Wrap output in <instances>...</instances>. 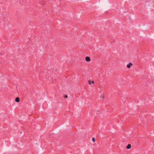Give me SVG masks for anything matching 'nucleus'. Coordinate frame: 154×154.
<instances>
[{
    "label": "nucleus",
    "instance_id": "nucleus-1",
    "mask_svg": "<svg viewBox=\"0 0 154 154\" xmlns=\"http://www.w3.org/2000/svg\"><path fill=\"white\" fill-rule=\"evenodd\" d=\"M133 65V64L132 63H129L127 65V67L129 69L131 68V66H132Z\"/></svg>",
    "mask_w": 154,
    "mask_h": 154
},
{
    "label": "nucleus",
    "instance_id": "nucleus-2",
    "mask_svg": "<svg viewBox=\"0 0 154 154\" xmlns=\"http://www.w3.org/2000/svg\"><path fill=\"white\" fill-rule=\"evenodd\" d=\"M85 60L88 62H89L91 60L90 58L88 57H86L85 58Z\"/></svg>",
    "mask_w": 154,
    "mask_h": 154
},
{
    "label": "nucleus",
    "instance_id": "nucleus-3",
    "mask_svg": "<svg viewBox=\"0 0 154 154\" xmlns=\"http://www.w3.org/2000/svg\"><path fill=\"white\" fill-rule=\"evenodd\" d=\"M15 101L17 102H19L20 101V98L18 97H16L15 100Z\"/></svg>",
    "mask_w": 154,
    "mask_h": 154
},
{
    "label": "nucleus",
    "instance_id": "nucleus-4",
    "mask_svg": "<svg viewBox=\"0 0 154 154\" xmlns=\"http://www.w3.org/2000/svg\"><path fill=\"white\" fill-rule=\"evenodd\" d=\"M131 146L130 144H128L127 146V148L128 149H130L131 148Z\"/></svg>",
    "mask_w": 154,
    "mask_h": 154
},
{
    "label": "nucleus",
    "instance_id": "nucleus-5",
    "mask_svg": "<svg viewBox=\"0 0 154 154\" xmlns=\"http://www.w3.org/2000/svg\"><path fill=\"white\" fill-rule=\"evenodd\" d=\"M92 141L93 142H94L95 141V139L94 137L92 138Z\"/></svg>",
    "mask_w": 154,
    "mask_h": 154
},
{
    "label": "nucleus",
    "instance_id": "nucleus-6",
    "mask_svg": "<svg viewBox=\"0 0 154 154\" xmlns=\"http://www.w3.org/2000/svg\"><path fill=\"white\" fill-rule=\"evenodd\" d=\"M103 97H104V96H103V95H101V96H100V98H102V99H103Z\"/></svg>",
    "mask_w": 154,
    "mask_h": 154
},
{
    "label": "nucleus",
    "instance_id": "nucleus-7",
    "mask_svg": "<svg viewBox=\"0 0 154 154\" xmlns=\"http://www.w3.org/2000/svg\"><path fill=\"white\" fill-rule=\"evenodd\" d=\"M88 83H89V85H91V81L90 80H89L88 81Z\"/></svg>",
    "mask_w": 154,
    "mask_h": 154
},
{
    "label": "nucleus",
    "instance_id": "nucleus-8",
    "mask_svg": "<svg viewBox=\"0 0 154 154\" xmlns=\"http://www.w3.org/2000/svg\"><path fill=\"white\" fill-rule=\"evenodd\" d=\"M91 82L92 84H94V82L93 81H92Z\"/></svg>",
    "mask_w": 154,
    "mask_h": 154
},
{
    "label": "nucleus",
    "instance_id": "nucleus-9",
    "mask_svg": "<svg viewBox=\"0 0 154 154\" xmlns=\"http://www.w3.org/2000/svg\"><path fill=\"white\" fill-rule=\"evenodd\" d=\"M65 97L66 98H67V96H65Z\"/></svg>",
    "mask_w": 154,
    "mask_h": 154
},
{
    "label": "nucleus",
    "instance_id": "nucleus-10",
    "mask_svg": "<svg viewBox=\"0 0 154 154\" xmlns=\"http://www.w3.org/2000/svg\"><path fill=\"white\" fill-rule=\"evenodd\" d=\"M145 6H146V5H145Z\"/></svg>",
    "mask_w": 154,
    "mask_h": 154
}]
</instances>
